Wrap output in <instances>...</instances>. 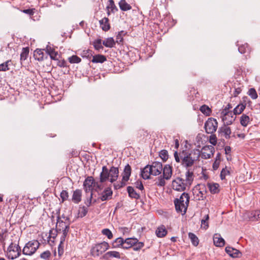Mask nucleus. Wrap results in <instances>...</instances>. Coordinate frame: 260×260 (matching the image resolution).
Segmentation results:
<instances>
[{"label":"nucleus","mask_w":260,"mask_h":260,"mask_svg":"<svg viewBox=\"0 0 260 260\" xmlns=\"http://www.w3.org/2000/svg\"><path fill=\"white\" fill-rule=\"evenodd\" d=\"M201 153L199 149H194L190 151L183 150L178 153L175 151L174 156L177 162L180 163L181 165L186 168L192 167L194 162L198 160Z\"/></svg>","instance_id":"nucleus-1"},{"label":"nucleus","mask_w":260,"mask_h":260,"mask_svg":"<svg viewBox=\"0 0 260 260\" xmlns=\"http://www.w3.org/2000/svg\"><path fill=\"white\" fill-rule=\"evenodd\" d=\"M189 202V196L187 193L183 192L179 199H176L174 200L175 208L178 212H182L184 213L187 210Z\"/></svg>","instance_id":"nucleus-2"},{"label":"nucleus","mask_w":260,"mask_h":260,"mask_svg":"<svg viewBox=\"0 0 260 260\" xmlns=\"http://www.w3.org/2000/svg\"><path fill=\"white\" fill-rule=\"evenodd\" d=\"M66 221H63L60 218L57 217V221L56 225V231H54L55 233L63 232H64V233H68L70 224L69 218H66Z\"/></svg>","instance_id":"nucleus-3"},{"label":"nucleus","mask_w":260,"mask_h":260,"mask_svg":"<svg viewBox=\"0 0 260 260\" xmlns=\"http://www.w3.org/2000/svg\"><path fill=\"white\" fill-rule=\"evenodd\" d=\"M218 127L217 120L213 118H209L205 123L204 128L207 134H212L216 132Z\"/></svg>","instance_id":"nucleus-4"},{"label":"nucleus","mask_w":260,"mask_h":260,"mask_svg":"<svg viewBox=\"0 0 260 260\" xmlns=\"http://www.w3.org/2000/svg\"><path fill=\"white\" fill-rule=\"evenodd\" d=\"M20 252L19 245H9L7 249V256L9 259H14L19 256Z\"/></svg>","instance_id":"nucleus-5"},{"label":"nucleus","mask_w":260,"mask_h":260,"mask_svg":"<svg viewBox=\"0 0 260 260\" xmlns=\"http://www.w3.org/2000/svg\"><path fill=\"white\" fill-rule=\"evenodd\" d=\"M206 187L204 184H198L194 189L193 193H197L196 200H204L206 198Z\"/></svg>","instance_id":"nucleus-6"},{"label":"nucleus","mask_w":260,"mask_h":260,"mask_svg":"<svg viewBox=\"0 0 260 260\" xmlns=\"http://www.w3.org/2000/svg\"><path fill=\"white\" fill-rule=\"evenodd\" d=\"M222 120L226 125L231 124L236 119L234 116L232 111H226V109L223 110L221 113Z\"/></svg>","instance_id":"nucleus-7"},{"label":"nucleus","mask_w":260,"mask_h":260,"mask_svg":"<svg viewBox=\"0 0 260 260\" xmlns=\"http://www.w3.org/2000/svg\"><path fill=\"white\" fill-rule=\"evenodd\" d=\"M95 180L93 177L88 176L84 180L83 183V188L86 193L93 192Z\"/></svg>","instance_id":"nucleus-8"},{"label":"nucleus","mask_w":260,"mask_h":260,"mask_svg":"<svg viewBox=\"0 0 260 260\" xmlns=\"http://www.w3.org/2000/svg\"><path fill=\"white\" fill-rule=\"evenodd\" d=\"M184 180L180 178H177L173 180L172 183V186L173 189L182 191L185 189L186 184L184 183Z\"/></svg>","instance_id":"nucleus-9"},{"label":"nucleus","mask_w":260,"mask_h":260,"mask_svg":"<svg viewBox=\"0 0 260 260\" xmlns=\"http://www.w3.org/2000/svg\"><path fill=\"white\" fill-rule=\"evenodd\" d=\"M243 217L246 220L256 221L260 219V210L246 211L244 214Z\"/></svg>","instance_id":"nucleus-10"},{"label":"nucleus","mask_w":260,"mask_h":260,"mask_svg":"<svg viewBox=\"0 0 260 260\" xmlns=\"http://www.w3.org/2000/svg\"><path fill=\"white\" fill-rule=\"evenodd\" d=\"M214 152V148L213 146H205L203 147L202 151H200L201 155L204 159H208L213 156Z\"/></svg>","instance_id":"nucleus-11"},{"label":"nucleus","mask_w":260,"mask_h":260,"mask_svg":"<svg viewBox=\"0 0 260 260\" xmlns=\"http://www.w3.org/2000/svg\"><path fill=\"white\" fill-rule=\"evenodd\" d=\"M150 166L151 175L157 176L161 174L162 171V164L158 161H154Z\"/></svg>","instance_id":"nucleus-12"},{"label":"nucleus","mask_w":260,"mask_h":260,"mask_svg":"<svg viewBox=\"0 0 260 260\" xmlns=\"http://www.w3.org/2000/svg\"><path fill=\"white\" fill-rule=\"evenodd\" d=\"M52 231H51L49 236L48 237V238L49 239H48L49 244H50V242L54 243L55 242V239L56 238V236H60V237L59 244H63V242H64L65 239L66 238V236H67L68 233H64V232H58V233H57V234H55V233L52 234Z\"/></svg>","instance_id":"nucleus-13"},{"label":"nucleus","mask_w":260,"mask_h":260,"mask_svg":"<svg viewBox=\"0 0 260 260\" xmlns=\"http://www.w3.org/2000/svg\"><path fill=\"white\" fill-rule=\"evenodd\" d=\"M109 245H95L91 250V253L93 256H99L108 249Z\"/></svg>","instance_id":"nucleus-14"},{"label":"nucleus","mask_w":260,"mask_h":260,"mask_svg":"<svg viewBox=\"0 0 260 260\" xmlns=\"http://www.w3.org/2000/svg\"><path fill=\"white\" fill-rule=\"evenodd\" d=\"M108 173H109V181L111 183H113L117 180L119 176L118 168L115 167H112L108 169Z\"/></svg>","instance_id":"nucleus-15"},{"label":"nucleus","mask_w":260,"mask_h":260,"mask_svg":"<svg viewBox=\"0 0 260 260\" xmlns=\"http://www.w3.org/2000/svg\"><path fill=\"white\" fill-rule=\"evenodd\" d=\"M112 194L113 191L111 187H108L102 192L100 199L102 201H107L112 198Z\"/></svg>","instance_id":"nucleus-16"},{"label":"nucleus","mask_w":260,"mask_h":260,"mask_svg":"<svg viewBox=\"0 0 260 260\" xmlns=\"http://www.w3.org/2000/svg\"><path fill=\"white\" fill-rule=\"evenodd\" d=\"M115 242L117 244H143L142 242H139L138 239L135 238H127L124 240L122 238H118Z\"/></svg>","instance_id":"nucleus-17"},{"label":"nucleus","mask_w":260,"mask_h":260,"mask_svg":"<svg viewBox=\"0 0 260 260\" xmlns=\"http://www.w3.org/2000/svg\"><path fill=\"white\" fill-rule=\"evenodd\" d=\"M109 180V173L108 169L106 166L102 167V171L100 175V183H103Z\"/></svg>","instance_id":"nucleus-18"},{"label":"nucleus","mask_w":260,"mask_h":260,"mask_svg":"<svg viewBox=\"0 0 260 260\" xmlns=\"http://www.w3.org/2000/svg\"><path fill=\"white\" fill-rule=\"evenodd\" d=\"M225 251L230 256L234 258L239 257L241 255V253L239 250L231 246H227L225 248Z\"/></svg>","instance_id":"nucleus-19"},{"label":"nucleus","mask_w":260,"mask_h":260,"mask_svg":"<svg viewBox=\"0 0 260 260\" xmlns=\"http://www.w3.org/2000/svg\"><path fill=\"white\" fill-rule=\"evenodd\" d=\"M107 13L108 16H110L111 13H115L118 11V9L114 4L113 0H109L108 5L106 7Z\"/></svg>","instance_id":"nucleus-20"},{"label":"nucleus","mask_w":260,"mask_h":260,"mask_svg":"<svg viewBox=\"0 0 260 260\" xmlns=\"http://www.w3.org/2000/svg\"><path fill=\"white\" fill-rule=\"evenodd\" d=\"M163 177L166 180H169L172 175V167L169 165H166L162 167Z\"/></svg>","instance_id":"nucleus-21"},{"label":"nucleus","mask_w":260,"mask_h":260,"mask_svg":"<svg viewBox=\"0 0 260 260\" xmlns=\"http://www.w3.org/2000/svg\"><path fill=\"white\" fill-rule=\"evenodd\" d=\"M218 132L223 135L225 139H229L231 137V128L227 126V125H224L219 128Z\"/></svg>","instance_id":"nucleus-22"},{"label":"nucleus","mask_w":260,"mask_h":260,"mask_svg":"<svg viewBox=\"0 0 260 260\" xmlns=\"http://www.w3.org/2000/svg\"><path fill=\"white\" fill-rule=\"evenodd\" d=\"M99 23L102 29L106 31L110 29V25L109 22V19L106 17L103 18L99 21Z\"/></svg>","instance_id":"nucleus-23"},{"label":"nucleus","mask_w":260,"mask_h":260,"mask_svg":"<svg viewBox=\"0 0 260 260\" xmlns=\"http://www.w3.org/2000/svg\"><path fill=\"white\" fill-rule=\"evenodd\" d=\"M82 191L80 189H76L73 192L72 200V201L78 204L81 201Z\"/></svg>","instance_id":"nucleus-24"},{"label":"nucleus","mask_w":260,"mask_h":260,"mask_svg":"<svg viewBox=\"0 0 260 260\" xmlns=\"http://www.w3.org/2000/svg\"><path fill=\"white\" fill-rule=\"evenodd\" d=\"M151 175L149 165L145 166L141 171V176L144 179H148Z\"/></svg>","instance_id":"nucleus-25"},{"label":"nucleus","mask_w":260,"mask_h":260,"mask_svg":"<svg viewBox=\"0 0 260 260\" xmlns=\"http://www.w3.org/2000/svg\"><path fill=\"white\" fill-rule=\"evenodd\" d=\"M132 169L131 166L127 164L125 166L122 174L124 180H128L131 175Z\"/></svg>","instance_id":"nucleus-26"},{"label":"nucleus","mask_w":260,"mask_h":260,"mask_svg":"<svg viewBox=\"0 0 260 260\" xmlns=\"http://www.w3.org/2000/svg\"><path fill=\"white\" fill-rule=\"evenodd\" d=\"M194 175L193 172L189 169H187L185 173V181L186 184L190 185L193 180Z\"/></svg>","instance_id":"nucleus-27"},{"label":"nucleus","mask_w":260,"mask_h":260,"mask_svg":"<svg viewBox=\"0 0 260 260\" xmlns=\"http://www.w3.org/2000/svg\"><path fill=\"white\" fill-rule=\"evenodd\" d=\"M155 234L158 237H163L167 234V231L164 225L158 226L155 231Z\"/></svg>","instance_id":"nucleus-28"},{"label":"nucleus","mask_w":260,"mask_h":260,"mask_svg":"<svg viewBox=\"0 0 260 260\" xmlns=\"http://www.w3.org/2000/svg\"><path fill=\"white\" fill-rule=\"evenodd\" d=\"M91 61L93 63H103L106 61V57L103 55L98 54L92 56Z\"/></svg>","instance_id":"nucleus-29"},{"label":"nucleus","mask_w":260,"mask_h":260,"mask_svg":"<svg viewBox=\"0 0 260 260\" xmlns=\"http://www.w3.org/2000/svg\"><path fill=\"white\" fill-rule=\"evenodd\" d=\"M127 191L128 193V196L130 198L135 199H138L140 198V195L138 193L132 186H128L127 187Z\"/></svg>","instance_id":"nucleus-30"},{"label":"nucleus","mask_w":260,"mask_h":260,"mask_svg":"<svg viewBox=\"0 0 260 260\" xmlns=\"http://www.w3.org/2000/svg\"><path fill=\"white\" fill-rule=\"evenodd\" d=\"M118 4L120 9L123 11H126L132 9L131 6L125 0H120Z\"/></svg>","instance_id":"nucleus-31"},{"label":"nucleus","mask_w":260,"mask_h":260,"mask_svg":"<svg viewBox=\"0 0 260 260\" xmlns=\"http://www.w3.org/2000/svg\"><path fill=\"white\" fill-rule=\"evenodd\" d=\"M33 245H25L23 247V252L26 255H31L36 251V247H32Z\"/></svg>","instance_id":"nucleus-32"},{"label":"nucleus","mask_w":260,"mask_h":260,"mask_svg":"<svg viewBox=\"0 0 260 260\" xmlns=\"http://www.w3.org/2000/svg\"><path fill=\"white\" fill-rule=\"evenodd\" d=\"M208 188L212 193H217L219 191V185L218 183H208Z\"/></svg>","instance_id":"nucleus-33"},{"label":"nucleus","mask_w":260,"mask_h":260,"mask_svg":"<svg viewBox=\"0 0 260 260\" xmlns=\"http://www.w3.org/2000/svg\"><path fill=\"white\" fill-rule=\"evenodd\" d=\"M44 53L41 49H37L34 52V57L38 61H42L44 59Z\"/></svg>","instance_id":"nucleus-34"},{"label":"nucleus","mask_w":260,"mask_h":260,"mask_svg":"<svg viewBox=\"0 0 260 260\" xmlns=\"http://www.w3.org/2000/svg\"><path fill=\"white\" fill-rule=\"evenodd\" d=\"M104 257L105 258H106V259H107L110 257L119 258H120V254L117 251H108L107 253H106L105 254Z\"/></svg>","instance_id":"nucleus-35"},{"label":"nucleus","mask_w":260,"mask_h":260,"mask_svg":"<svg viewBox=\"0 0 260 260\" xmlns=\"http://www.w3.org/2000/svg\"><path fill=\"white\" fill-rule=\"evenodd\" d=\"M103 44L107 47L112 48L115 45V42L113 38H108L103 41Z\"/></svg>","instance_id":"nucleus-36"},{"label":"nucleus","mask_w":260,"mask_h":260,"mask_svg":"<svg viewBox=\"0 0 260 260\" xmlns=\"http://www.w3.org/2000/svg\"><path fill=\"white\" fill-rule=\"evenodd\" d=\"M213 244H225L224 240L219 234H215L213 238Z\"/></svg>","instance_id":"nucleus-37"},{"label":"nucleus","mask_w":260,"mask_h":260,"mask_svg":"<svg viewBox=\"0 0 260 260\" xmlns=\"http://www.w3.org/2000/svg\"><path fill=\"white\" fill-rule=\"evenodd\" d=\"M245 108V105L243 104H239L234 108L233 113L234 115L240 114L244 111Z\"/></svg>","instance_id":"nucleus-38"},{"label":"nucleus","mask_w":260,"mask_h":260,"mask_svg":"<svg viewBox=\"0 0 260 260\" xmlns=\"http://www.w3.org/2000/svg\"><path fill=\"white\" fill-rule=\"evenodd\" d=\"M249 122L250 118L248 116L243 114L240 117V123L242 126L244 127L247 126Z\"/></svg>","instance_id":"nucleus-39"},{"label":"nucleus","mask_w":260,"mask_h":260,"mask_svg":"<svg viewBox=\"0 0 260 260\" xmlns=\"http://www.w3.org/2000/svg\"><path fill=\"white\" fill-rule=\"evenodd\" d=\"M12 63L11 60H8L0 64V71H7L10 70L9 66Z\"/></svg>","instance_id":"nucleus-40"},{"label":"nucleus","mask_w":260,"mask_h":260,"mask_svg":"<svg viewBox=\"0 0 260 260\" xmlns=\"http://www.w3.org/2000/svg\"><path fill=\"white\" fill-rule=\"evenodd\" d=\"M200 110L202 113L206 116H209L211 113V109L206 105L202 106L200 108Z\"/></svg>","instance_id":"nucleus-41"},{"label":"nucleus","mask_w":260,"mask_h":260,"mask_svg":"<svg viewBox=\"0 0 260 260\" xmlns=\"http://www.w3.org/2000/svg\"><path fill=\"white\" fill-rule=\"evenodd\" d=\"M209 218V215L206 214L205 215L204 218L201 220V226L205 230H206L209 226L208 222Z\"/></svg>","instance_id":"nucleus-42"},{"label":"nucleus","mask_w":260,"mask_h":260,"mask_svg":"<svg viewBox=\"0 0 260 260\" xmlns=\"http://www.w3.org/2000/svg\"><path fill=\"white\" fill-rule=\"evenodd\" d=\"M29 54V49L27 47L23 48L22 52L20 54V60H25Z\"/></svg>","instance_id":"nucleus-43"},{"label":"nucleus","mask_w":260,"mask_h":260,"mask_svg":"<svg viewBox=\"0 0 260 260\" xmlns=\"http://www.w3.org/2000/svg\"><path fill=\"white\" fill-rule=\"evenodd\" d=\"M123 248L128 249L132 248L135 251L140 250L144 245H128V246H124V245H120Z\"/></svg>","instance_id":"nucleus-44"},{"label":"nucleus","mask_w":260,"mask_h":260,"mask_svg":"<svg viewBox=\"0 0 260 260\" xmlns=\"http://www.w3.org/2000/svg\"><path fill=\"white\" fill-rule=\"evenodd\" d=\"M88 208L85 206L81 207L79 208L78 211V214L81 217H84L88 212Z\"/></svg>","instance_id":"nucleus-45"},{"label":"nucleus","mask_w":260,"mask_h":260,"mask_svg":"<svg viewBox=\"0 0 260 260\" xmlns=\"http://www.w3.org/2000/svg\"><path fill=\"white\" fill-rule=\"evenodd\" d=\"M68 60L71 63H78L81 61V59L77 55H72L69 57Z\"/></svg>","instance_id":"nucleus-46"},{"label":"nucleus","mask_w":260,"mask_h":260,"mask_svg":"<svg viewBox=\"0 0 260 260\" xmlns=\"http://www.w3.org/2000/svg\"><path fill=\"white\" fill-rule=\"evenodd\" d=\"M248 94L253 100H255L257 98V94L254 88H251L249 89Z\"/></svg>","instance_id":"nucleus-47"},{"label":"nucleus","mask_w":260,"mask_h":260,"mask_svg":"<svg viewBox=\"0 0 260 260\" xmlns=\"http://www.w3.org/2000/svg\"><path fill=\"white\" fill-rule=\"evenodd\" d=\"M81 56L83 57H86L87 58L90 59L92 56V51L89 49L84 50L82 51Z\"/></svg>","instance_id":"nucleus-48"},{"label":"nucleus","mask_w":260,"mask_h":260,"mask_svg":"<svg viewBox=\"0 0 260 260\" xmlns=\"http://www.w3.org/2000/svg\"><path fill=\"white\" fill-rule=\"evenodd\" d=\"M165 179H166L164 178V177H162L161 176H160V177H158L157 180L155 182V184L158 186H164L166 184V181L165 180Z\"/></svg>","instance_id":"nucleus-49"},{"label":"nucleus","mask_w":260,"mask_h":260,"mask_svg":"<svg viewBox=\"0 0 260 260\" xmlns=\"http://www.w3.org/2000/svg\"><path fill=\"white\" fill-rule=\"evenodd\" d=\"M159 156L164 161H166L169 157L168 152L166 150H162L159 152Z\"/></svg>","instance_id":"nucleus-50"},{"label":"nucleus","mask_w":260,"mask_h":260,"mask_svg":"<svg viewBox=\"0 0 260 260\" xmlns=\"http://www.w3.org/2000/svg\"><path fill=\"white\" fill-rule=\"evenodd\" d=\"M93 46L94 48L97 50H99L101 49H103V47L102 45V40L101 39H97L93 42Z\"/></svg>","instance_id":"nucleus-51"},{"label":"nucleus","mask_w":260,"mask_h":260,"mask_svg":"<svg viewBox=\"0 0 260 260\" xmlns=\"http://www.w3.org/2000/svg\"><path fill=\"white\" fill-rule=\"evenodd\" d=\"M188 236L192 244H199L198 238L194 234L189 233Z\"/></svg>","instance_id":"nucleus-52"},{"label":"nucleus","mask_w":260,"mask_h":260,"mask_svg":"<svg viewBox=\"0 0 260 260\" xmlns=\"http://www.w3.org/2000/svg\"><path fill=\"white\" fill-rule=\"evenodd\" d=\"M60 196L62 200V202H63L66 201L69 197L68 191L66 190H62L60 193Z\"/></svg>","instance_id":"nucleus-53"},{"label":"nucleus","mask_w":260,"mask_h":260,"mask_svg":"<svg viewBox=\"0 0 260 260\" xmlns=\"http://www.w3.org/2000/svg\"><path fill=\"white\" fill-rule=\"evenodd\" d=\"M102 183H101L98 182H96L94 183V189L95 190V191L96 192H99L101 190H102L103 188V185H102Z\"/></svg>","instance_id":"nucleus-54"},{"label":"nucleus","mask_w":260,"mask_h":260,"mask_svg":"<svg viewBox=\"0 0 260 260\" xmlns=\"http://www.w3.org/2000/svg\"><path fill=\"white\" fill-rule=\"evenodd\" d=\"M102 233L107 236L109 239H111L113 237L112 232L108 229L103 230Z\"/></svg>","instance_id":"nucleus-55"},{"label":"nucleus","mask_w":260,"mask_h":260,"mask_svg":"<svg viewBox=\"0 0 260 260\" xmlns=\"http://www.w3.org/2000/svg\"><path fill=\"white\" fill-rule=\"evenodd\" d=\"M51 255V253L49 250L45 251L41 254V257L44 259H48Z\"/></svg>","instance_id":"nucleus-56"},{"label":"nucleus","mask_w":260,"mask_h":260,"mask_svg":"<svg viewBox=\"0 0 260 260\" xmlns=\"http://www.w3.org/2000/svg\"><path fill=\"white\" fill-rule=\"evenodd\" d=\"M230 174V171L226 168L223 169L220 173V178L222 180L225 179L227 175Z\"/></svg>","instance_id":"nucleus-57"},{"label":"nucleus","mask_w":260,"mask_h":260,"mask_svg":"<svg viewBox=\"0 0 260 260\" xmlns=\"http://www.w3.org/2000/svg\"><path fill=\"white\" fill-rule=\"evenodd\" d=\"M247 49V44L242 45L239 46L238 48L239 52L241 54L245 53L246 52Z\"/></svg>","instance_id":"nucleus-58"},{"label":"nucleus","mask_w":260,"mask_h":260,"mask_svg":"<svg viewBox=\"0 0 260 260\" xmlns=\"http://www.w3.org/2000/svg\"><path fill=\"white\" fill-rule=\"evenodd\" d=\"M49 56L51 59L54 60H58V58L60 57L58 52L55 51L49 54Z\"/></svg>","instance_id":"nucleus-59"},{"label":"nucleus","mask_w":260,"mask_h":260,"mask_svg":"<svg viewBox=\"0 0 260 260\" xmlns=\"http://www.w3.org/2000/svg\"><path fill=\"white\" fill-rule=\"evenodd\" d=\"M123 33V31H121V32H119L116 36V42L118 44H120L123 42V37L122 36V34Z\"/></svg>","instance_id":"nucleus-60"},{"label":"nucleus","mask_w":260,"mask_h":260,"mask_svg":"<svg viewBox=\"0 0 260 260\" xmlns=\"http://www.w3.org/2000/svg\"><path fill=\"white\" fill-rule=\"evenodd\" d=\"M93 198V192H91L89 197L85 201V204L87 207H89L91 204L92 199Z\"/></svg>","instance_id":"nucleus-61"},{"label":"nucleus","mask_w":260,"mask_h":260,"mask_svg":"<svg viewBox=\"0 0 260 260\" xmlns=\"http://www.w3.org/2000/svg\"><path fill=\"white\" fill-rule=\"evenodd\" d=\"M34 10L35 9H25L23 10V12L29 15H33L34 14Z\"/></svg>","instance_id":"nucleus-62"},{"label":"nucleus","mask_w":260,"mask_h":260,"mask_svg":"<svg viewBox=\"0 0 260 260\" xmlns=\"http://www.w3.org/2000/svg\"><path fill=\"white\" fill-rule=\"evenodd\" d=\"M46 51L49 55L55 51L54 49L50 45H47L46 48Z\"/></svg>","instance_id":"nucleus-63"},{"label":"nucleus","mask_w":260,"mask_h":260,"mask_svg":"<svg viewBox=\"0 0 260 260\" xmlns=\"http://www.w3.org/2000/svg\"><path fill=\"white\" fill-rule=\"evenodd\" d=\"M135 186L137 188L141 190H142L144 189V186L141 181H137L135 183Z\"/></svg>","instance_id":"nucleus-64"}]
</instances>
